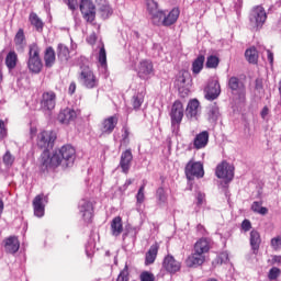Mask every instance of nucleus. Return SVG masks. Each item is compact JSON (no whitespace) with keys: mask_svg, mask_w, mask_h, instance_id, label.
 I'll list each match as a JSON object with an SVG mask.
<instances>
[{"mask_svg":"<svg viewBox=\"0 0 281 281\" xmlns=\"http://www.w3.org/2000/svg\"><path fill=\"white\" fill-rule=\"evenodd\" d=\"M123 139H128V127H123Z\"/></svg>","mask_w":281,"mask_h":281,"instance_id":"61","label":"nucleus"},{"mask_svg":"<svg viewBox=\"0 0 281 281\" xmlns=\"http://www.w3.org/2000/svg\"><path fill=\"white\" fill-rule=\"evenodd\" d=\"M68 92L70 95L76 93V83L74 81L69 85Z\"/></svg>","mask_w":281,"mask_h":281,"instance_id":"58","label":"nucleus"},{"mask_svg":"<svg viewBox=\"0 0 281 281\" xmlns=\"http://www.w3.org/2000/svg\"><path fill=\"white\" fill-rule=\"evenodd\" d=\"M136 71H137L138 78H140L142 80H148L150 78V76H153L155 74V68L153 67V61L142 60L138 64Z\"/></svg>","mask_w":281,"mask_h":281,"instance_id":"11","label":"nucleus"},{"mask_svg":"<svg viewBox=\"0 0 281 281\" xmlns=\"http://www.w3.org/2000/svg\"><path fill=\"white\" fill-rule=\"evenodd\" d=\"M271 265H277L278 267H281V256H273L271 259Z\"/></svg>","mask_w":281,"mask_h":281,"instance_id":"57","label":"nucleus"},{"mask_svg":"<svg viewBox=\"0 0 281 281\" xmlns=\"http://www.w3.org/2000/svg\"><path fill=\"white\" fill-rule=\"evenodd\" d=\"M156 204L158 207H166L168 205V193L165 188H158L156 191Z\"/></svg>","mask_w":281,"mask_h":281,"instance_id":"27","label":"nucleus"},{"mask_svg":"<svg viewBox=\"0 0 281 281\" xmlns=\"http://www.w3.org/2000/svg\"><path fill=\"white\" fill-rule=\"evenodd\" d=\"M142 104H144V94H136L132 98V105L135 111L139 110Z\"/></svg>","mask_w":281,"mask_h":281,"instance_id":"42","label":"nucleus"},{"mask_svg":"<svg viewBox=\"0 0 281 281\" xmlns=\"http://www.w3.org/2000/svg\"><path fill=\"white\" fill-rule=\"evenodd\" d=\"M2 160H3L4 166H12L14 164V156H12V154L8 150L3 155Z\"/></svg>","mask_w":281,"mask_h":281,"instance_id":"47","label":"nucleus"},{"mask_svg":"<svg viewBox=\"0 0 281 281\" xmlns=\"http://www.w3.org/2000/svg\"><path fill=\"white\" fill-rule=\"evenodd\" d=\"M57 56L61 60H68L69 59V48L64 44H59L57 47Z\"/></svg>","mask_w":281,"mask_h":281,"instance_id":"38","label":"nucleus"},{"mask_svg":"<svg viewBox=\"0 0 281 281\" xmlns=\"http://www.w3.org/2000/svg\"><path fill=\"white\" fill-rule=\"evenodd\" d=\"M245 57L248 60V63L256 65L258 63V50L256 48H248L245 53Z\"/></svg>","mask_w":281,"mask_h":281,"instance_id":"37","label":"nucleus"},{"mask_svg":"<svg viewBox=\"0 0 281 281\" xmlns=\"http://www.w3.org/2000/svg\"><path fill=\"white\" fill-rule=\"evenodd\" d=\"M162 267L168 273H177V271H181V262L177 261L172 255L165 257Z\"/></svg>","mask_w":281,"mask_h":281,"instance_id":"19","label":"nucleus"},{"mask_svg":"<svg viewBox=\"0 0 281 281\" xmlns=\"http://www.w3.org/2000/svg\"><path fill=\"white\" fill-rule=\"evenodd\" d=\"M134 179H127L124 183V188H128V186H132V183L134 182Z\"/></svg>","mask_w":281,"mask_h":281,"instance_id":"62","label":"nucleus"},{"mask_svg":"<svg viewBox=\"0 0 281 281\" xmlns=\"http://www.w3.org/2000/svg\"><path fill=\"white\" fill-rule=\"evenodd\" d=\"M269 115V108L265 106L261 111V117L265 120Z\"/></svg>","mask_w":281,"mask_h":281,"instance_id":"60","label":"nucleus"},{"mask_svg":"<svg viewBox=\"0 0 281 281\" xmlns=\"http://www.w3.org/2000/svg\"><path fill=\"white\" fill-rule=\"evenodd\" d=\"M98 60L101 67H103V69H106V49L104 48V45H102L100 48Z\"/></svg>","mask_w":281,"mask_h":281,"instance_id":"43","label":"nucleus"},{"mask_svg":"<svg viewBox=\"0 0 281 281\" xmlns=\"http://www.w3.org/2000/svg\"><path fill=\"white\" fill-rule=\"evenodd\" d=\"M221 115V112L218 110V105L216 103L211 104L207 108V117L209 122H216Z\"/></svg>","mask_w":281,"mask_h":281,"instance_id":"35","label":"nucleus"},{"mask_svg":"<svg viewBox=\"0 0 281 281\" xmlns=\"http://www.w3.org/2000/svg\"><path fill=\"white\" fill-rule=\"evenodd\" d=\"M187 179H194V177H196V179H203V177H205V171L203 170V164H201L200 161H193L190 160L184 169Z\"/></svg>","mask_w":281,"mask_h":281,"instance_id":"8","label":"nucleus"},{"mask_svg":"<svg viewBox=\"0 0 281 281\" xmlns=\"http://www.w3.org/2000/svg\"><path fill=\"white\" fill-rule=\"evenodd\" d=\"M267 58L270 65H273V54L271 53V50H267Z\"/></svg>","mask_w":281,"mask_h":281,"instance_id":"59","label":"nucleus"},{"mask_svg":"<svg viewBox=\"0 0 281 281\" xmlns=\"http://www.w3.org/2000/svg\"><path fill=\"white\" fill-rule=\"evenodd\" d=\"M80 11L88 23H93V21H95V4H93L91 0H82L80 3Z\"/></svg>","mask_w":281,"mask_h":281,"instance_id":"9","label":"nucleus"},{"mask_svg":"<svg viewBox=\"0 0 281 281\" xmlns=\"http://www.w3.org/2000/svg\"><path fill=\"white\" fill-rule=\"evenodd\" d=\"M74 161H76V149L71 145H64L53 155H49V151H43L41 156L42 170H55L58 166L69 168L74 166Z\"/></svg>","mask_w":281,"mask_h":281,"instance_id":"1","label":"nucleus"},{"mask_svg":"<svg viewBox=\"0 0 281 281\" xmlns=\"http://www.w3.org/2000/svg\"><path fill=\"white\" fill-rule=\"evenodd\" d=\"M132 236V238H135L137 236V228L135 227H130L127 228V232L123 234V239L126 238V236Z\"/></svg>","mask_w":281,"mask_h":281,"instance_id":"51","label":"nucleus"},{"mask_svg":"<svg viewBox=\"0 0 281 281\" xmlns=\"http://www.w3.org/2000/svg\"><path fill=\"white\" fill-rule=\"evenodd\" d=\"M16 63H19V55L14 50L8 53L5 57V65L10 71L16 67Z\"/></svg>","mask_w":281,"mask_h":281,"instance_id":"32","label":"nucleus"},{"mask_svg":"<svg viewBox=\"0 0 281 281\" xmlns=\"http://www.w3.org/2000/svg\"><path fill=\"white\" fill-rule=\"evenodd\" d=\"M48 200L47 195L45 194H38L33 200V210L34 215L37 216V218H43L45 216V205H47Z\"/></svg>","mask_w":281,"mask_h":281,"instance_id":"12","label":"nucleus"},{"mask_svg":"<svg viewBox=\"0 0 281 281\" xmlns=\"http://www.w3.org/2000/svg\"><path fill=\"white\" fill-rule=\"evenodd\" d=\"M271 247L278 251L281 248V236L271 239Z\"/></svg>","mask_w":281,"mask_h":281,"instance_id":"50","label":"nucleus"},{"mask_svg":"<svg viewBox=\"0 0 281 281\" xmlns=\"http://www.w3.org/2000/svg\"><path fill=\"white\" fill-rule=\"evenodd\" d=\"M97 41H98V36L95 35V33L90 34L87 37V43H89V45H95Z\"/></svg>","mask_w":281,"mask_h":281,"instance_id":"56","label":"nucleus"},{"mask_svg":"<svg viewBox=\"0 0 281 281\" xmlns=\"http://www.w3.org/2000/svg\"><path fill=\"white\" fill-rule=\"evenodd\" d=\"M210 249H212V241L205 237L200 238L193 246V251H196L201 256L209 254Z\"/></svg>","mask_w":281,"mask_h":281,"instance_id":"20","label":"nucleus"},{"mask_svg":"<svg viewBox=\"0 0 281 281\" xmlns=\"http://www.w3.org/2000/svg\"><path fill=\"white\" fill-rule=\"evenodd\" d=\"M79 214L85 223H91L93 218V204L89 200H81L79 202Z\"/></svg>","mask_w":281,"mask_h":281,"instance_id":"14","label":"nucleus"},{"mask_svg":"<svg viewBox=\"0 0 281 281\" xmlns=\"http://www.w3.org/2000/svg\"><path fill=\"white\" fill-rule=\"evenodd\" d=\"M241 229H244V232H249V229H251V222L249 220H244L241 223Z\"/></svg>","mask_w":281,"mask_h":281,"instance_id":"55","label":"nucleus"},{"mask_svg":"<svg viewBox=\"0 0 281 281\" xmlns=\"http://www.w3.org/2000/svg\"><path fill=\"white\" fill-rule=\"evenodd\" d=\"M210 142V133L207 131H203L198 134L193 139V147L195 150H201V148H205Z\"/></svg>","mask_w":281,"mask_h":281,"instance_id":"21","label":"nucleus"},{"mask_svg":"<svg viewBox=\"0 0 281 281\" xmlns=\"http://www.w3.org/2000/svg\"><path fill=\"white\" fill-rule=\"evenodd\" d=\"M199 100L193 99L188 103L187 106V117H196L198 113H199Z\"/></svg>","mask_w":281,"mask_h":281,"instance_id":"31","label":"nucleus"},{"mask_svg":"<svg viewBox=\"0 0 281 281\" xmlns=\"http://www.w3.org/2000/svg\"><path fill=\"white\" fill-rule=\"evenodd\" d=\"M203 262H205V255H200L194 250H193V254H191L186 260L187 267H189L191 269L201 267V265H203Z\"/></svg>","mask_w":281,"mask_h":281,"instance_id":"22","label":"nucleus"},{"mask_svg":"<svg viewBox=\"0 0 281 281\" xmlns=\"http://www.w3.org/2000/svg\"><path fill=\"white\" fill-rule=\"evenodd\" d=\"M228 89L232 91V95L237 102L243 103L247 98V88L238 77H231L228 79Z\"/></svg>","mask_w":281,"mask_h":281,"instance_id":"6","label":"nucleus"},{"mask_svg":"<svg viewBox=\"0 0 281 281\" xmlns=\"http://www.w3.org/2000/svg\"><path fill=\"white\" fill-rule=\"evenodd\" d=\"M44 63L46 67H53L56 63V52L53 47H47L44 55Z\"/></svg>","mask_w":281,"mask_h":281,"instance_id":"30","label":"nucleus"},{"mask_svg":"<svg viewBox=\"0 0 281 281\" xmlns=\"http://www.w3.org/2000/svg\"><path fill=\"white\" fill-rule=\"evenodd\" d=\"M198 232H202V234L203 232H205V228L203 227V225L201 224L198 225Z\"/></svg>","mask_w":281,"mask_h":281,"instance_id":"63","label":"nucleus"},{"mask_svg":"<svg viewBox=\"0 0 281 281\" xmlns=\"http://www.w3.org/2000/svg\"><path fill=\"white\" fill-rule=\"evenodd\" d=\"M27 67L31 74H41L43 70V60H41V48L38 44L32 43L29 45Z\"/></svg>","mask_w":281,"mask_h":281,"instance_id":"3","label":"nucleus"},{"mask_svg":"<svg viewBox=\"0 0 281 281\" xmlns=\"http://www.w3.org/2000/svg\"><path fill=\"white\" fill-rule=\"evenodd\" d=\"M145 190H146V184L140 186L139 189H138V192L136 194V205H137V207H139V205H142V203H144V201H146Z\"/></svg>","mask_w":281,"mask_h":281,"instance_id":"39","label":"nucleus"},{"mask_svg":"<svg viewBox=\"0 0 281 281\" xmlns=\"http://www.w3.org/2000/svg\"><path fill=\"white\" fill-rule=\"evenodd\" d=\"M42 109L45 111H54L56 109V92L46 91L42 94Z\"/></svg>","mask_w":281,"mask_h":281,"instance_id":"17","label":"nucleus"},{"mask_svg":"<svg viewBox=\"0 0 281 281\" xmlns=\"http://www.w3.org/2000/svg\"><path fill=\"white\" fill-rule=\"evenodd\" d=\"M78 115H80L79 111L66 108L59 112L57 120L60 124H71V122H76Z\"/></svg>","mask_w":281,"mask_h":281,"instance_id":"16","label":"nucleus"},{"mask_svg":"<svg viewBox=\"0 0 281 281\" xmlns=\"http://www.w3.org/2000/svg\"><path fill=\"white\" fill-rule=\"evenodd\" d=\"M252 212H256L257 214H261V216H265V214H268L269 210L265 206H262L261 202H254L251 205Z\"/></svg>","mask_w":281,"mask_h":281,"instance_id":"40","label":"nucleus"},{"mask_svg":"<svg viewBox=\"0 0 281 281\" xmlns=\"http://www.w3.org/2000/svg\"><path fill=\"white\" fill-rule=\"evenodd\" d=\"M157 254H159V246L157 244H154L150 246V248L145 255L146 267H148V265L155 263V260H157Z\"/></svg>","mask_w":281,"mask_h":281,"instance_id":"26","label":"nucleus"},{"mask_svg":"<svg viewBox=\"0 0 281 281\" xmlns=\"http://www.w3.org/2000/svg\"><path fill=\"white\" fill-rule=\"evenodd\" d=\"M99 12L102 16V19H109L113 14V9L109 4H102L99 8Z\"/></svg>","mask_w":281,"mask_h":281,"instance_id":"41","label":"nucleus"},{"mask_svg":"<svg viewBox=\"0 0 281 281\" xmlns=\"http://www.w3.org/2000/svg\"><path fill=\"white\" fill-rule=\"evenodd\" d=\"M147 10L151 16L154 25H161V19H164V11L159 10V7L155 0H147Z\"/></svg>","mask_w":281,"mask_h":281,"instance_id":"13","label":"nucleus"},{"mask_svg":"<svg viewBox=\"0 0 281 281\" xmlns=\"http://www.w3.org/2000/svg\"><path fill=\"white\" fill-rule=\"evenodd\" d=\"M217 179H225V181H232L234 179V166L229 165L227 161H223L217 165L215 171Z\"/></svg>","mask_w":281,"mask_h":281,"instance_id":"10","label":"nucleus"},{"mask_svg":"<svg viewBox=\"0 0 281 281\" xmlns=\"http://www.w3.org/2000/svg\"><path fill=\"white\" fill-rule=\"evenodd\" d=\"M112 236H120L124 232V226L122 224V217L116 216L111 222Z\"/></svg>","mask_w":281,"mask_h":281,"instance_id":"28","label":"nucleus"},{"mask_svg":"<svg viewBox=\"0 0 281 281\" xmlns=\"http://www.w3.org/2000/svg\"><path fill=\"white\" fill-rule=\"evenodd\" d=\"M169 115L171 120V132L173 135H179L184 115L183 103H181V101H176L171 106Z\"/></svg>","mask_w":281,"mask_h":281,"instance_id":"4","label":"nucleus"},{"mask_svg":"<svg viewBox=\"0 0 281 281\" xmlns=\"http://www.w3.org/2000/svg\"><path fill=\"white\" fill-rule=\"evenodd\" d=\"M20 247L21 244L19 243V238H16V236H10L4 240V249L7 254H16Z\"/></svg>","mask_w":281,"mask_h":281,"instance_id":"25","label":"nucleus"},{"mask_svg":"<svg viewBox=\"0 0 281 281\" xmlns=\"http://www.w3.org/2000/svg\"><path fill=\"white\" fill-rule=\"evenodd\" d=\"M140 281H155V274H153L148 271H144L140 274Z\"/></svg>","mask_w":281,"mask_h":281,"instance_id":"49","label":"nucleus"},{"mask_svg":"<svg viewBox=\"0 0 281 281\" xmlns=\"http://www.w3.org/2000/svg\"><path fill=\"white\" fill-rule=\"evenodd\" d=\"M69 10H76L78 8V0H65Z\"/></svg>","mask_w":281,"mask_h":281,"instance_id":"53","label":"nucleus"},{"mask_svg":"<svg viewBox=\"0 0 281 281\" xmlns=\"http://www.w3.org/2000/svg\"><path fill=\"white\" fill-rule=\"evenodd\" d=\"M267 23V11L262 5H256L250 10L249 13V26L251 30H262V25Z\"/></svg>","mask_w":281,"mask_h":281,"instance_id":"5","label":"nucleus"},{"mask_svg":"<svg viewBox=\"0 0 281 281\" xmlns=\"http://www.w3.org/2000/svg\"><path fill=\"white\" fill-rule=\"evenodd\" d=\"M131 161H133V153L127 149L122 153L120 160V167L125 175H128V170H131Z\"/></svg>","mask_w":281,"mask_h":281,"instance_id":"23","label":"nucleus"},{"mask_svg":"<svg viewBox=\"0 0 281 281\" xmlns=\"http://www.w3.org/2000/svg\"><path fill=\"white\" fill-rule=\"evenodd\" d=\"M117 126V117L115 115L109 116L102 122L101 132L105 135H111Z\"/></svg>","mask_w":281,"mask_h":281,"instance_id":"24","label":"nucleus"},{"mask_svg":"<svg viewBox=\"0 0 281 281\" xmlns=\"http://www.w3.org/2000/svg\"><path fill=\"white\" fill-rule=\"evenodd\" d=\"M206 67L209 69H216L218 67V57L211 55L207 57Z\"/></svg>","mask_w":281,"mask_h":281,"instance_id":"44","label":"nucleus"},{"mask_svg":"<svg viewBox=\"0 0 281 281\" xmlns=\"http://www.w3.org/2000/svg\"><path fill=\"white\" fill-rule=\"evenodd\" d=\"M196 202L195 205L196 207H203L205 205V193L199 191L195 195Z\"/></svg>","mask_w":281,"mask_h":281,"instance_id":"46","label":"nucleus"},{"mask_svg":"<svg viewBox=\"0 0 281 281\" xmlns=\"http://www.w3.org/2000/svg\"><path fill=\"white\" fill-rule=\"evenodd\" d=\"M116 281H128V266L125 265L124 269L120 272Z\"/></svg>","mask_w":281,"mask_h":281,"instance_id":"48","label":"nucleus"},{"mask_svg":"<svg viewBox=\"0 0 281 281\" xmlns=\"http://www.w3.org/2000/svg\"><path fill=\"white\" fill-rule=\"evenodd\" d=\"M29 21H30L31 25H34V27L37 32H43V27L45 24L43 23V20H41V18H38V14L32 12L29 16Z\"/></svg>","mask_w":281,"mask_h":281,"instance_id":"34","label":"nucleus"},{"mask_svg":"<svg viewBox=\"0 0 281 281\" xmlns=\"http://www.w3.org/2000/svg\"><path fill=\"white\" fill-rule=\"evenodd\" d=\"M204 63H205V56L203 55L198 56V58L192 64L193 74L195 75L201 74Z\"/></svg>","mask_w":281,"mask_h":281,"instance_id":"36","label":"nucleus"},{"mask_svg":"<svg viewBox=\"0 0 281 281\" xmlns=\"http://www.w3.org/2000/svg\"><path fill=\"white\" fill-rule=\"evenodd\" d=\"M260 243L262 240L260 239V233L258 231H251L250 232V246L254 251H258L260 249Z\"/></svg>","mask_w":281,"mask_h":281,"instance_id":"33","label":"nucleus"},{"mask_svg":"<svg viewBox=\"0 0 281 281\" xmlns=\"http://www.w3.org/2000/svg\"><path fill=\"white\" fill-rule=\"evenodd\" d=\"M5 135H8V132L5 131V123L0 121V139H3Z\"/></svg>","mask_w":281,"mask_h":281,"instance_id":"54","label":"nucleus"},{"mask_svg":"<svg viewBox=\"0 0 281 281\" xmlns=\"http://www.w3.org/2000/svg\"><path fill=\"white\" fill-rule=\"evenodd\" d=\"M182 82V85L186 83V78L183 76H180L179 79H178V82Z\"/></svg>","mask_w":281,"mask_h":281,"instance_id":"64","label":"nucleus"},{"mask_svg":"<svg viewBox=\"0 0 281 281\" xmlns=\"http://www.w3.org/2000/svg\"><path fill=\"white\" fill-rule=\"evenodd\" d=\"M221 95V83L218 80L212 79L209 81L207 87L204 89V98L206 100H216Z\"/></svg>","mask_w":281,"mask_h":281,"instance_id":"15","label":"nucleus"},{"mask_svg":"<svg viewBox=\"0 0 281 281\" xmlns=\"http://www.w3.org/2000/svg\"><path fill=\"white\" fill-rule=\"evenodd\" d=\"M78 82L81 87H85L86 89H95L100 85V80L98 79L91 67L86 64L80 66Z\"/></svg>","mask_w":281,"mask_h":281,"instance_id":"2","label":"nucleus"},{"mask_svg":"<svg viewBox=\"0 0 281 281\" xmlns=\"http://www.w3.org/2000/svg\"><path fill=\"white\" fill-rule=\"evenodd\" d=\"M281 270L278 267H273L269 270L268 278L269 280H278L280 278Z\"/></svg>","mask_w":281,"mask_h":281,"instance_id":"45","label":"nucleus"},{"mask_svg":"<svg viewBox=\"0 0 281 281\" xmlns=\"http://www.w3.org/2000/svg\"><path fill=\"white\" fill-rule=\"evenodd\" d=\"M179 14H181V11H179V8H173L169 13H166L164 11V15L160 20V25H164L165 27H170V25H175L179 19Z\"/></svg>","mask_w":281,"mask_h":281,"instance_id":"18","label":"nucleus"},{"mask_svg":"<svg viewBox=\"0 0 281 281\" xmlns=\"http://www.w3.org/2000/svg\"><path fill=\"white\" fill-rule=\"evenodd\" d=\"M218 260H220L221 265L229 262V254H227V252L220 254Z\"/></svg>","mask_w":281,"mask_h":281,"instance_id":"52","label":"nucleus"},{"mask_svg":"<svg viewBox=\"0 0 281 281\" xmlns=\"http://www.w3.org/2000/svg\"><path fill=\"white\" fill-rule=\"evenodd\" d=\"M14 43L18 52H23V49H25V45H27V43L25 42V33L22 29H20L15 34Z\"/></svg>","mask_w":281,"mask_h":281,"instance_id":"29","label":"nucleus"},{"mask_svg":"<svg viewBox=\"0 0 281 281\" xmlns=\"http://www.w3.org/2000/svg\"><path fill=\"white\" fill-rule=\"evenodd\" d=\"M54 142H56V133L43 131L38 135L37 146L43 148L44 153H49V148H54Z\"/></svg>","mask_w":281,"mask_h":281,"instance_id":"7","label":"nucleus"}]
</instances>
